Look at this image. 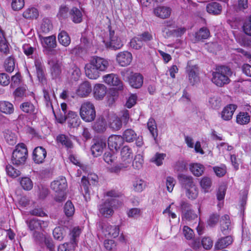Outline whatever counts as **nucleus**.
Wrapping results in <instances>:
<instances>
[{"label":"nucleus","instance_id":"34","mask_svg":"<svg viewBox=\"0 0 251 251\" xmlns=\"http://www.w3.org/2000/svg\"><path fill=\"white\" fill-rule=\"evenodd\" d=\"M133 190L136 192H142L146 186L144 180L139 178H135L132 182Z\"/></svg>","mask_w":251,"mask_h":251},{"label":"nucleus","instance_id":"59","mask_svg":"<svg viewBox=\"0 0 251 251\" xmlns=\"http://www.w3.org/2000/svg\"><path fill=\"white\" fill-rule=\"evenodd\" d=\"M243 29L246 34L251 36V16L247 19L244 23Z\"/></svg>","mask_w":251,"mask_h":251},{"label":"nucleus","instance_id":"36","mask_svg":"<svg viewBox=\"0 0 251 251\" xmlns=\"http://www.w3.org/2000/svg\"><path fill=\"white\" fill-rule=\"evenodd\" d=\"M56 140L58 143L61 144L67 149H71L73 147V143L70 138L64 134H60L57 136Z\"/></svg>","mask_w":251,"mask_h":251},{"label":"nucleus","instance_id":"53","mask_svg":"<svg viewBox=\"0 0 251 251\" xmlns=\"http://www.w3.org/2000/svg\"><path fill=\"white\" fill-rule=\"evenodd\" d=\"M200 184L204 191L207 192L212 185L211 179L208 177L204 176L201 179Z\"/></svg>","mask_w":251,"mask_h":251},{"label":"nucleus","instance_id":"17","mask_svg":"<svg viewBox=\"0 0 251 251\" xmlns=\"http://www.w3.org/2000/svg\"><path fill=\"white\" fill-rule=\"evenodd\" d=\"M47 156V151L42 147H37L33 151V159L37 164L42 163Z\"/></svg>","mask_w":251,"mask_h":251},{"label":"nucleus","instance_id":"32","mask_svg":"<svg viewBox=\"0 0 251 251\" xmlns=\"http://www.w3.org/2000/svg\"><path fill=\"white\" fill-rule=\"evenodd\" d=\"M69 14L71 20L75 23H79L82 21V14L78 8L73 7L70 10Z\"/></svg>","mask_w":251,"mask_h":251},{"label":"nucleus","instance_id":"61","mask_svg":"<svg viewBox=\"0 0 251 251\" xmlns=\"http://www.w3.org/2000/svg\"><path fill=\"white\" fill-rule=\"evenodd\" d=\"M104 246L109 251H115L116 250V244L113 240H105L104 241Z\"/></svg>","mask_w":251,"mask_h":251},{"label":"nucleus","instance_id":"5","mask_svg":"<svg viewBox=\"0 0 251 251\" xmlns=\"http://www.w3.org/2000/svg\"><path fill=\"white\" fill-rule=\"evenodd\" d=\"M67 181L64 177H59L51 183V189L55 192L58 194V196L55 197L56 201L60 202L65 199L64 192L67 188Z\"/></svg>","mask_w":251,"mask_h":251},{"label":"nucleus","instance_id":"62","mask_svg":"<svg viewBox=\"0 0 251 251\" xmlns=\"http://www.w3.org/2000/svg\"><path fill=\"white\" fill-rule=\"evenodd\" d=\"M64 229L61 227H56L53 230V235L55 239L61 241L63 239Z\"/></svg>","mask_w":251,"mask_h":251},{"label":"nucleus","instance_id":"48","mask_svg":"<svg viewBox=\"0 0 251 251\" xmlns=\"http://www.w3.org/2000/svg\"><path fill=\"white\" fill-rule=\"evenodd\" d=\"M147 126L154 139L155 140L157 136V131L155 120L150 118L147 123Z\"/></svg>","mask_w":251,"mask_h":251},{"label":"nucleus","instance_id":"49","mask_svg":"<svg viewBox=\"0 0 251 251\" xmlns=\"http://www.w3.org/2000/svg\"><path fill=\"white\" fill-rule=\"evenodd\" d=\"M210 35L209 30L206 27L201 28L199 31L195 33V37L198 41L207 39Z\"/></svg>","mask_w":251,"mask_h":251},{"label":"nucleus","instance_id":"21","mask_svg":"<svg viewBox=\"0 0 251 251\" xmlns=\"http://www.w3.org/2000/svg\"><path fill=\"white\" fill-rule=\"evenodd\" d=\"M171 9L167 6H159L153 9L154 14L161 19H166L170 17L171 13Z\"/></svg>","mask_w":251,"mask_h":251},{"label":"nucleus","instance_id":"11","mask_svg":"<svg viewBox=\"0 0 251 251\" xmlns=\"http://www.w3.org/2000/svg\"><path fill=\"white\" fill-rule=\"evenodd\" d=\"M104 81L108 85L116 87V89L119 90L123 89V82L118 76L114 74H108L103 76Z\"/></svg>","mask_w":251,"mask_h":251},{"label":"nucleus","instance_id":"8","mask_svg":"<svg viewBox=\"0 0 251 251\" xmlns=\"http://www.w3.org/2000/svg\"><path fill=\"white\" fill-rule=\"evenodd\" d=\"M186 72L189 82L194 85L200 81L199 70L196 65H192L191 61L188 62Z\"/></svg>","mask_w":251,"mask_h":251},{"label":"nucleus","instance_id":"57","mask_svg":"<svg viewBox=\"0 0 251 251\" xmlns=\"http://www.w3.org/2000/svg\"><path fill=\"white\" fill-rule=\"evenodd\" d=\"M166 157V154L156 153L151 159V161L154 163L157 166H160L163 163V161Z\"/></svg>","mask_w":251,"mask_h":251},{"label":"nucleus","instance_id":"18","mask_svg":"<svg viewBox=\"0 0 251 251\" xmlns=\"http://www.w3.org/2000/svg\"><path fill=\"white\" fill-rule=\"evenodd\" d=\"M106 146L105 142L102 140H96L91 148L92 154L95 157L100 155L103 152L104 149L106 148Z\"/></svg>","mask_w":251,"mask_h":251},{"label":"nucleus","instance_id":"27","mask_svg":"<svg viewBox=\"0 0 251 251\" xmlns=\"http://www.w3.org/2000/svg\"><path fill=\"white\" fill-rule=\"evenodd\" d=\"M102 232L106 237H117L119 234V228L117 226H107L102 229Z\"/></svg>","mask_w":251,"mask_h":251},{"label":"nucleus","instance_id":"44","mask_svg":"<svg viewBox=\"0 0 251 251\" xmlns=\"http://www.w3.org/2000/svg\"><path fill=\"white\" fill-rule=\"evenodd\" d=\"M52 25L50 21L48 19H44L39 28V32L47 34L52 29Z\"/></svg>","mask_w":251,"mask_h":251},{"label":"nucleus","instance_id":"63","mask_svg":"<svg viewBox=\"0 0 251 251\" xmlns=\"http://www.w3.org/2000/svg\"><path fill=\"white\" fill-rule=\"evenodd\" d=\"M183 234L187 240H191L194 237L193 230L188 226H184L183 227Z\"/></svg>","mask_w":251,"mask_h":251},{"label":"nucleus","instance_id":"40","mask_svg":"<svg viewBox=\"0 0 251 251\" xmlns=\"http://www.w3.org/2000/svg\"><path fill=\"white\" fill-rule=\"evenodd\" d=\"M68 74L70 78L74 80H78L81 75L80 69L75 64L71 65Z\"/></svg>","mask_w":251,"mask_h":251},{"label":"nucleus","instance_id":"41","mask_svg":"<svg viewBox=\"0 0 251 251\" xmlns=\"http://www.w3.org/2000/svg\"><path fill=\"white\" fill-rule=\"evenodd\" d=\"M190 170L193 174L197 176H201L204 171V167L199 163H192L190 164Z\"/></svg>","mask_w":251,"mask_h":251},{"label":"nucleus","instance_id":"28","mask_svg":"<svg viewBox=\"0 0 251 251\" xmlns=\"http://www.w3.org/2000/svg\"><path fill=\"white\" fill-rule=\"evenodd\" d=\"M106 125L105 119L103 117H100L94 124L93 128L96 132L102 133L106 130Z\"/></svg>","mask_w":251,"mask_h":251},{"label":"nucleus","instance_id":"42","mask_svg":"<svg viewBox=\"0 0 251 251\" xmlns=\"http://www.w3.org/2000/svg\"><path fill=\"white\" fill-rule=\"evenodd\" d=\"M58 40L60 44L64 47L68 46L71 43V39L68 33L61 31L58 35Z\"/></svg>","mask_w":251,"mask_h":251},{"label":"nucleus","instance_id":"56","mask_svg":"<svg viewBox=\"0 0 251 251\" xmlns=\"http://www.w3.org/2000/svg\"><path fill=\"white\" fill-rule=\"evenodd\" d=\"M4 68L8 72H12L15 68V62L14 60L12 57L7 58L4 63Z\"/></svg>","mask_w":251,"mask_h":251},{"label":"nucleus","instance_id":"16","mask_svg":"<svg viewBox=\"0 0 251 251\" xmlns=\"http://www.w3.org/2000/svg\"><path fill=\"white\" fill-rule=\"evenodd\" d=\"M92 91V87L88 81L81 83L76 90V95L80 98H85L89 96Z\"/></svg>","mask_w":251,"mask_h":251},{"label":"nucleus","instance_id":"10","mask_svg":"<svg viewBox=\"0 0 251 251\" xmlns=\"http://www.w3.org/2000/svg\"><path fill=\"white\" fill-rule=\"evenodd\" d=\"M105 45L107 48L116 50L121 49L123 44L118 36L115 35V32L109 30V39L105 42Z\"/></svg>","mask_w":251,"mask_h":251},{"label":"nucleus","instance_id":"2","mask_svg":"<svg viewBox=\"0 0 251 251\" xmlns=\"http://www.w3.org/2000/svg\"><path fill=\"white\" fill-rule=\"evenodd\" d=\"M232 74V71L229 68L224 66H220L212 73L211 80L217 86L223 87L230 82L229 77Z\"/></svg>","mask_w":251,"mask_h":251},{"label":"nucleus","instance_id":"45","mask_svg":"<svg viewBox=\"0 0 251 251\" xmlns=\"http://www.w3.org/2000/svg\"><path fill=\"white\" fill-rule=\"evenodd\" d=\"M6 141L11 145H13L17 142V137L15 133L9 130H6L4 133Z\"/></svg>","mask_w":251,"mask_h":251},{"label":"nucleus","instance_id":"26","mask_svg":"<svg viewBox=\"0 0 251 251\" xmlns=\"http://www.w3.org/2000/svg\"><path fill=\"white\" fill-rule=\"evenodd\" d=\"M107 88L102 84H97L94 88V97L98 100L102 99L106 94Z\"/></svg>","mask_w":251,"mask_h":251},{"label":"nucleus","instance_id":"23","mask_svg":"<svg viewBox=\"0 0 251 251\" xmlns=\"http://www.w3.org/2000/svg\"><path fill=\"white\" fill-rule=\"evenodd\" d=\"M237 108L235 104H228L221 112V118L225 121H229L232 118L234 112Z\"/></svg>","mask_w":251,"mask_h":251},{"label":"nucleus","instance_id":"1","mask_svg":"<svg viewBox=\"0 0 251 251\" xmlns=\"http://www.w3.org/2000/svg\"><path fill=\"white\" fill-rule=\"evenodd\" d=\"M109 66V62L106 59L96 56L90 63L85 66V73L86 76L92 79H95L100 76V72L105 71Z\"/></svg>","mask_w":251,"mask_h":251},{"label":"nucleus","instance_id":"50","mask_svg":"<svg viewBox=\"0 0 251 251\" xmlns=\"http://www.w3.org/2000/svg\"><path fill=\"white\" fill-rule=\"evenodd\" d=\"M143 162L144 159L142 155H141L140 154H138L135 156L132 165L134 169L136 170H139L142 167Z\"/></svg>","mask_w":251,"mask_h":251},{"label":"nucleus","instance_id":"64","mask_svg":"<svg viewBox=\"0 0 251 251\" xmlns=\"http://www.w3.org/2000/svg\"><path fill=\"white\" fill-rule=\"evenodd\" d=\"M24 0H13L11 6L14 10L17 11L21 9L24 6Z\"/></svg>","mask_w":251,"mask_h":251},{"label":"nucleus","instance_id":"20","mask_svg":"<svg viewBox=\"0 0 251 251\" xmlns=\"http://www.w3.org/2000/svg\"><path fill=\"white\" fill-rule=\"evenodd\" d=\"M43 86V92L44 94V100L46 103L47 107L49 108L52 109V105L51 101V96H54L53 92L50 89V86L48 85L47 81L46 80V84H42Z\"/></svg>","mask_w":251,"mask_h":251},{"label":"nucleus","instance_id":"39","mask_svg":"<svg viewBox=\"0 0 251 251\" xmlns=\"http://www.w3.org/2000/svg\"><path fill=\"white\" fill-rule=\"evenodd\" d=\"M208 105L213 108L217 109L221 106V100L219 97L216 95H211L208 99Z\"/></svg>","mask_w":251,"mask_h":251},{"label":"nucleus","instance_id":"29","mask_svg":"<svg viewBox=\"0 0 251 251\" xmlns=\"http://www.w3.org/2000/svg\"><path fill=\"white\" fill-rule=\"evenodd\" d=\"M42 44L45 47L53 49L56 46V37L55 36L52 35L48 37H44L40 35Z\"/></svg>","mask_w":251,"mask_h":251},{"label":"nucleus","instance_id":"58","mask_svg":"<svg viewBox=\"0 0 251 251\" xmlns=\"http://www.w3.org/2000/svg\"><path fill=\"white\" fill-rule=\"evenodd\" d=\"M81 232V230L78 226H76L73 228L70 234L71 235L72 244H76L77 241L76 238L79 237Z\"/></svg>","mask_w":251,"mask_h":251},{"label":"nucleus","instance_id":"35","mask_svg":"<svg viewBox=\"0 0 251 251\" xmlns=\"http://www.w3.org/2000/svg\"><path fill=\"white\" fill-rule=\"evenodd\" d=\"M250 116L249 114L245 112H240L236 116V122L240 125L248 124L250 121Z\"/></svg>","mask_w":251,"mask_h":251},{"label":"nucleus","instance_id":"13","mask_svg":"<svg viewBox=\"0 0 251 251\" xmlns=\"http://www.w3.org/2000/svg\"><path fill=\"white\" fill-rule=\"evenodd\" d=\"M50 71L53 78L59 76L61 72V64L56 58H51L48 61Z\"/></svg>","mask_w":251,"mask_h":251},{"label":"nucleus","instance_id":"24","mask_svg":"<svg viewBox=\"0 0 251 251\" xmlns=\"http://www.w3.org/2000/svg\"><path fill=\"white\" fill-rule=\"evenodd\" d=\"M233 239L231 236H227L219 239L215 244V249L220 250L226 248L231 245Z\"/></svg>","mask_w":251,"mask_h":251},{"label":"nucleus","instance_id":"52","mask_svg":"<svg viewBox=\"0 0 251 251\" xmlns=\"http://www.w3.org/2000/svg\"><path fill=\"white\" fill-rule=\"evenodd\" d=\"M142 40L137 36L132 39L130 42V47L135 50L140 49L143 46Z\"/></svg>","mask_w":251,"mask_h":251},{"label":"nucleus","instance_id":"19","mask_svg":"<svg viewBox=\"0 0 251 251\" xmlns=\"http://www.w3.org/2000/svg\"><path fill=\"white\" fill-rule=\"evenodd\" d=\"M65 120L70 127H77L79 126L81 123L76 113L74 111H69L65 117Z\"/></svg>","mask_w":251,"mask_h":251},{"label":"nucleus","instance_id":"46","mask_svg":"<svg viewBox=\"0 0 251 251\" xmlns=\"http://www.w3.org/2000/svg\"><path fill=\"white\" fill-rule=\"evenodd\" d=\"M23 15L26 19L36 18L38 16V12L34 7L28 8L24 12Z\"/></svg>","mask_w":251,"mask_h":251},{"label":"nucleus","instance_id":"7","mask_svg":"<svg viewBox=\"0 0 251 251\" xmlns=\"http://www.w3.org/2000/svg\"><path fill=\"white\" fill-rule=\"evenodd\" d=\"M116 200L113 199H108L99 205L100 213L104 217H107L113 213V207Z\"/></svg>","mask_w":251,"mask_h":251},{"label":"nucleus","instance_id":"30","mask_svg":"<svg viewBox=\"0 0 251 251\" xmlns=\"http://www.w3.org/2000/svg\"><path fill=\"white\" fill-rule=\"evenodd\" d=\"M206 10L209 14L219 15L222 10V6L216 2H212L207 4Z\"/></svg>","mask_w":251,"mask_h":251},{"label":"nucleus","instance_id":"38","mask_svg":"<svg viewBox=\"0 0 251 251\" xmlns=\"http://www.w3.org/2000/svg\"><path fill=\"white\" fill-rule=\"evenodd\" d=\"M109 124L110 127L114 130H119L122 126V123L121 120L116 115L110 117Z\"/></svg>","mask_w":251,"mask_h":251},{"label":"nucleus","instance_id":"31","mask_svg":"<svg viewBox=\"0 0 251 251\" xmlns=\"http://www.w3.org/2000/svg\"><path fill=\"white\" fill-rule=\"evenodd\" d=\"M178 179L180 183L186 188L188 189L194 185L193 177L190 176H187L183 174H179L178 176Z\"/></svg>","mask_w":251,"mask_h":251},{"label":"nucleus","instance_id":"4","mask_svg":"<svg viewBox=\"0 0 251 251\" xmlns=\"http://www.w3.org/2000/svg\"><path fill=\"white\" fill-rule=\"evenodd\" d=\"M79 114L81 119L85 122H91L93 121L96 117L94 105L90 101H84L81 105Z\"/></svg>","mask_w":251,"mask_h":251},{"label":"nucleus","instance_id":"22","mask_svg":"<svg viewBox=\"0 0 251 251\" xmlns=\"http://www.w3.org/2000/svg\"><path fill=\"white\" fill-rule=\"evenodd\" d=\"M130 85L134 88H140L143 83V76L139 73H133L130 75L128 78Z\"/></svg>","mask_w":251,"mask_h":251},{"label":"nucleus","instance_id":"14","mask_svg":"<svg viewBox=\"0 0 251 251\" xmlns=\"http://www.w3.org/2000/svg\"><path fill=\"white\" fill-rule=\"evenodd\" d=\"M124 143V139L120 135H112L108 139V146L110 149L117 151Z\"/></svg>","mask_w":251,"mask_h":251},{"label":"nucleus","instance_id":"37","mask_svg":"<svg viewBox=\"0 0 251 251\" xmlns=\"http://www.w3.org/2000/svg\"><path fill=\"white\" fill-rule=\"evenodd\" d=\"M230 221L228 215H225L221 220V228L224 234L228 233V230L230 229Z\"/></svg>","mask_w":251,"mask_h":251},{"label":"nucleus","instance_id":"51","mask_svg":"<svg viewBox=\"0 0 251 251\" xmlns=\"http://www.w3.org/2000/svg\"><path fill=\"white\" fill-rule=\"evenodd\" d=\"M20 184L22 188L26 191L31 190L33 187V183L29 177H23L20 181Z\"/></svg>","mask_w":251,"mask_h":251},{"label":"nucleus","instance_id":"9","mask_svg":"<svg viewBox=\"0 0 251 251\" xmlns=\"http://www.w3.org/2000/svg\"><path fill=\"white\" fill-rule=\"evenodd\" d=\"M34 66L36 68L37 76L39 81L43 85L46 84L43 59L41 57H36L34 60Z\"/></svg>","mask_w":251,"mask_h":251},{"label":"nucleus","instance_id":"54","mask_svg":"<svg viewBox=\"0 0 251 251\" xmlns=\"http://www.w3.org/2000/svg\"><path fill=\"white\" fill-rule=\"evenodd\" d=\"M186 190V196L189 199L194 200L197 197L198 195V190L195 185L188 188Z\"/></svg>","mask_w":251,"mask_h":251},{"label":"nucleus","instance_id":"15","mask_svg":"<svg viewBox=\"0 0 251 251\" xmlns=\"http://www.w3.org/2000/svg\"><path fill=\"white\" fill-rule=\"evenodd\" d=\"M30 230L43 229L48 226V222L33 218L26 222Z\"/></svg>","mask_w":251,"mask_h":251},{"label":"nucleus","instance_id":"12","mask_svg":"<svg viewBox=\"0 0 251 251\" xmlns=\"http://www.w3.org/2000/svg\"><path fill=\"white\" fill-rule=\"evenodd\" d=\"M132 60V54L128 51H121L116 55V61L121 66L126 67L129 65Z\"/></svg>","mask_w":251,"mask_h":251},{"label":"nucleus","instance_id":"47","mask_svg":"<svg viewBox=\"0 0 251 251\" xmlns=\"http://www.w3.org/2000/svg\"><path fill=\"white\" fill-rule=\"evenodd\" d=\"M75 211V209L74 204L70 201H68L64 206V212L66 216L68 217L72 216Z\"/></svg>","mask_w":251,"mask_h":251},{"label":"nucleus","instance_id":"55","mask_svg":"<svg viewBox=\"0 0 251 251\" xmlns=\"http://www.w3.org/2000/svg\"><path fill=\"white\" fill-rule=\"evenodd\" d=\"M6 171L7 174L12 177H16L20 175V171L16 169L11 165L6 166Z\"/></svg>","mask_w":251,"mask_h":251},{"label":"nucleus","instance_id":"3","mask_svg":"<svg viewBox=\"0 0 251 251\" xmlns=\"http://www.w3.org/2000/svg\"><path fill=\"white\" fill-rule=\"evenodd\" d=\"M28 155L27 150L25 145L23 144H19L16 146L15 149L12 153L11 162L15 165L24 164L27 159Z\"/></svg>","mask_w":251,"mask_h":251},{"label":"nucleus","instance_id":"60","mask_svg":"<svg viewBox=\"0 0 251 251\" xmlns=\"http://www.w3.org/2000/svg\"><path fill=\"white\" fill-rule=\"evenodd\" d=\"M116 158V154L111 151L105 152L103 155V159L108 164L112 163Z\"/></svg>","mask_w":251,"mask_h":251},{"label":"nucleus","instance_id":"6","mask_svg":"<svg viewBox=\"0 0 251 251\" xmlns=\"http://www.w3.org/2000/svg\"><path fill=\"white\" fill-rule=\"evenodd\" d=\"M133 152L132 149L127 146H124L121 151V167L130 168L132 161Z\"/></svg>","mask_w":251,"mask_h":251},{"label":"nucleus","instance_id":"43","mask_svg":"<svg viewBox=\"0 0 251 251\" xmlns=\"http://www.w3.org/2000/svg\"><path fill=\"white\" fill-rule=\"evenodd\" d=\"M20 108L23 111L27 113L35 114L37 112V109L30 102H25L22 103Z\"/></svg>","mask_w":251,"mask_h":251},{"label":"nucleus","instance_id":"25","mask_svg":"<svg viewBox=\"0 0 251 251\" xmlns=\"http://www.w3.org/2000/svg\"><path fill=\"white\" fill-rule=\"evenodd\" d=\"M13 104L8 101H0V111L6 115H10L14 112Z\"/></svg>","mask_w":251,"mask_h":251},{"label":"nucleus","instance_id":"33","mask_svg":"<svg viewBox=\"0 0 251 251\" xmlns=\"http://www.w3.org/2000/svg\"><path fill=\"white\" fill-rule=\"evenodd\" d=\"M124 139V141H125L128 143H131L134 141L137 138V134L133 129L128 128L125 130L122 136Z\"/></svg>","mask_w":251,"mask_h":251}]
</instances>
